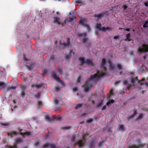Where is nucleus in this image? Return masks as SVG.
I'll list each match as a JSON object with an SVG mask.
<instances>
[{
    "mask_svg": "<svg viewBox=\"0 0 148 148\" xmlns=\"http://www.w3.org/2000/svg\"><path fill=\"white\" fill-rule=\"evenodd\" d=\"M142 48H139L138 49V51L140 53L142 52H148V45L143 44L142 46Z\"/></svg>",
    "mask_w": 148,
    "mask_h": 148,
    "instance_id": "nucleus-4",
    "label": "nucleus"
},
{
    "mask_svg": "<svg viewBox=\"0 0 148 148\" xmlns=\"http://www.w3.org/2000/svg\"><path fill=\"white\" fill-rule=\"evenodd\" d=\"M83 2L81 0H77L75 1L76 4H81L83 3Z\"/></svg>",
    "mask_w": 148,
    "mask_h": 148,
    "instance_id": "nucleus-36",
    "label": "nucleus"
},
{
    "mask_svg": "<svg viewBox=\"0 0 148 148\" xmlns=\"http://www.w3.org/2000/svg\"><path fill=\"white\" fill-rule=\"evenodd\" d=\"M26 66L29 70H31L32 69V65H30L29 66L26 65Z\"/></svg>",
    "mask_w": 148,
    "mask_h": 148,
    "instance_id": "nucleus-43",
    "label": "nucleus"
},
{
    "mask_svg": "<svg viewBox=\"0 0 148 148\" xmlns=\"http://www.w3.org/2000/svg\"><path fill=\"white\" fill-rule=\"evenodd\" d=\"M143 27L144 28H147L148 27V21H146L145 24L143 25Z\"/></svg>",
    "mask_w": 148,
    "mask_h": 148,
    "instance_id": "nucleus-29",
    "label": "nucleus"
},
{
    "mask_svg": "<svg viewBox=\"0 0 148 148\" xmlns=\"http://www.w3.org/2000/svg\"><path fill=\"white\" fill-rule=\"evenodd\" d=\"M27 77H24V81L25 82H26V81H27Z\"/></svg>",
    "mask_w": 148,
    "mask_h": 148,
    "instance_id": "nucleus-64",
    "label": "nucleus"
},
{
    "mask_svg": "<svg viewBox=\"0 0 148 148\" xmlns=\"http://www.w3.org/2000/svg\"><path fill=\"white\" fill-rule=\"evenodd\" d=\"M106 105H105L103 107V108H102V110H105V109H106Z\"/></svg>",
    "mask_w": 148,
    "mask_h": 148,
    "instance_id": "nucleus-61",
    "label": "nucleus"
},
{
    "mask_svg": "<svg viewBox=\"0 0 148 148\" xmlns=\"http://www.w3.org/2000/svg\"><path fill=\"white\" fill-rule=\"evenodd\" d=\"M1 125L2 126L6 127H8L9 125V124L8 123H2L1 124Z\"/></svg>",
    "mask_w": 148,
    "mask_h": 148,
    "instance_id": "nucleus-33",
    "label": "nucleus"
},
{
    "mask_svg": "<svg viewBox=\"0 0 148 148\" xmlns=\"http://www.w3.org/2000/svg\"><path fill=\"white\" fill-rule=\"evenodd\" d=\"M119 130H121L122 131H124V127L123 125H121L119 127Z\"/></svg>",
    "mask_w": 148,
    "mask_h": 148,
    "instance_id": "nucleus-34",
    "label": "nucleus"
},
{
    "mask_svg": "<svg viewBox=\"0 0 148 148\" xmlns=\"http://www.w3.org/2000/svg\"><path fill=\"white\" fill-rule=\"evenodd\" d=\"M86 33H84L80 34H79V36H83L84 38L83 40V42L84 43H86L88 41V39L86 38Z\"/></svg>",
    "mask_w": 148,
    "mask_h": 148,
    "instance_id": "nucleus-10",
    "label": "nucleus"
},
{
    "mask_svg": "<svg viewBox=\"0 0 148 148\" xmlns=\"http://www.w3.org/2000/svg\"><path fill=\"white\" fill-rule=\"evenodd\" d=\"M23 58L25 61H27L29 60V59L26 58L25 56V55H23Z\"/></svg>",
    "mask_w": 148,
    "mask_h": 148,
    "instance_id": "nucleus-48",
    "label": "nucleus"
},
{
    "mask_svg": "<svg viewBox=\"0 0 148 148\" xmlns=\"http://www.w3.org/2000/svg\"><path fill=\"white\" fill-rule=\"evenodd\" d=\"M43 85V84H37L36 85V88H41Z\"/></svg>",
    "mask_w": 148,
    "mask_h": 148,
    "instance_id": "nucleus-40",
    "label": "nucleus"
},
{
    "mask_svg": "<svg viewBox=\"0 0 148 148\" xmlns=\"http://www.w3.org/2000/svg\"><path fill=\"white\" fill-rule=\"evenodd\" d=\"M52 76L53 78L57 81L60 82V83L62 85H64V83L63 81L61 80L59 77L57 76L55 73L54 72H52Z\"/></svg>",
    "mask_w": 148,
    "mask_h": 148,
    "instance_id": "nucleus-7",
    "label": "nucleus"
},
{
    "mask_svg": "<svg viewBox=\"0 0 148 148\" xmlns=\"http://www.w3.org/2000/svg\"><path fill=\"white\" fill-rule=\"evenodd\" d=\"M23 142V140L21 138L18 139L16 141V143L17 144Z\"/></svg>",
    "mask_w": 148,
    "mask_h": 148,
    "instance_id": "nucleus-32",
    "label": "nucleus"
},
{
    "mask_svg": "<svg viewBox=\"0 0 148 148\" xmlns=\"http://www.w3.org/2000/svg\"><path fill=\"white\" fill-rule=\"evenodd\" d=\"M101 24H97L96 27L99 30H102V27H101Z\"/></svg>",
    "mask_w": 148,
    "mask_h": 148,
    "instance_id": "nucleus-30",
    "label": "nucleus"
},
{
    "mask_svg": "<svg viewBox=\"0 0 148 148\" xmlns=\"http://www.w3.org/2000/svg\"><path fill=\"white\" fill-rule=\"evenodd\" d=\"M25 91L22 90L21 95L23 97L25 95Z\"/></svg>",
    "mask_w": 148,
    "mask_h": 148,
    "instance_id": "nucleus-49",
    "label": "nucleus"
},
{
    "mask_svg": "<svg viewBox=\"0 0 148 148\" xmlns=\"http://www.w3.org/2000/svg\"><path fill=\"white\" fill-rule=\"evenodd\" d=\"M137 113V110L136 109H134V113L132 115L128 117V120H129L130 119L133 118L135 115Z\"/></svg>",
    "mask_w": 148,
    "mask_h": 148,
    "instance_id": "nucleus-14",
    "label": "nucleus"
},
{
    "mask_svg": "<svg viewBox=\"0 0 148 148\" xmlns=\"http://www.w3.org/2000/svg\"><path fill=\"white\" fill-rule=\"evenodd\" d=\"M85 27H86L87 28V29L88 31V32H90L91 29V28H90V26L88 24H86L85 25Z\"/></svg>",
    "mask_w": 148,
    "mask_h": 148,
    "instance_id": "nucleus-31",
    "label": "nucleus"
},
{
    "mask_svg": "<svg viewBox=\"0 0 148 148\" xmlns=\"http://www.w3.org/2000/svg\"><path fill=\"white\" fill-rule=\"evenodd\" d=\"M137 77H136L135 78H132L131 81V83L132 84V85L133 86H134V83L135 81L136 80H137Z\"/></svg>",
    "mask_w": 148,
    "mask_h": 148,
    "instance_id": "nucleus-23",
    "label": "nucleus"
},
{
    "mask_svg": "<svg viewBox=\"0 0 148 148\" xmlns=\"http://www.w3.org/2000/svg\"><path fill=\"white\" fill-rule=\"evenodd\" d=\"M109 63L110 69L111 71L114 70L115 69L114 64H112L110 60L109 61Z\"/></svg>",
    "mask_w": 148,
    "mask_h": 148,
    "instance_id": "nucleus-11",
    "label": "nucleus"
},
{
    "mask_svg": "<svg viewBox=\"0 0 148 148\" xmlns=\"http://www.w3.org/2000/svg\"><path fill=\"white\" fill-rule=\"evenodd\" d=\"M96 143L95 141L94 140H93L91 141L90 143L89 147L90 148H94L95 143Z\"/></svg>",
    "mask_w": 148,
    "mask_h": 148,
    "instance_id": "nucleus-15",
    "label": "nucleus"
},
{
    "mask_svg": "<svg viewBox=\"0 0 148 148\" xmlns=\"http://www.w3.org/2000/svg\"><path fill=\"white\" fill-rule=\"evenodd\" d=\"M105 14V13L103 12L99 14H95L94 15V16L95 17H97L99 18H100L103 17Z\"/></svg>",
    "mask_w": 148,
    "mask_h": 148,
    "instance_id": "nucleus-12",
    "label": "nucleus"
},
{
    "mask_svg": "<svg viewBox=\"0 0 148 148\" xmlns=\"http://www.w3.org/2000/svg\"><path fill=\"white\" fill-rule=\"evenodd\" d=\"M110 95L111 96L113 95V91L112 90H111L110 91Z\"/></svg>",
    "mask_w": 148,
    "mask_h": 148,
    "instance_id": "nucleus-57",
    "label": "nucleus"
},
{
    "mask_svg": "<svg viewBox=\"0 0 148 148\" xmlns=\"http://www.w3.org/2000/svg\"><path fill=\"white\" fill-rule=\"evenodd\" d=\"M58 71L60 74L62 73V70L60 68H59L58 69Z\"/></svg>",
    "mask_w": 148,
    "mask_h": 148,
    "instance_id": "nucleus-55",
    "label": "nucleus"
},
{
    "mask_svg": "<svg viewBox=\"0 0 148 148\" xmlns=\"http://www.w3.org/2000/svg\"><path fill=\"white\" fill-rule=\"evenodd\" d=\"M56 90L57 91H59L60 89V87L59 86H57L56 87Z\"/></svg>",
    "mask_w": 148,
    "mask_h": 148,
    "instance_id": "nucleus-56",
    "label": "nucleus"
},
{
    "mask_svg": "<svg viewBox=\"0 0 148 148\" xmlns=\"http://www.w3.org/2000/svg\"><path fill=\"white\" fill-rule=\"evenodd\" d=\"M54 101L55 103L57 105H58V102H59V101H58V100H57V99H54Z\"/></svg>",
    "mask_w": 148,
    "mask_h": 148,
    "instance_id": "nucleus-42",
    "label": "nucleus"
},
{
    "mask_svg": "<svg viewBox=\"0 0 148 148\" xmlns=\"http://www.w3.org/2000/svg\"><path fill=\"white\" fill-rule=\"evenodd\" d=\"M83 104H78L76 105L75 108L76 109L80 108L82 106Z\"/></svg>",
    "mask_w": 148,
    "mask_h": 148,
    "instance_id": "nucleus-27",
    "label": "nucleus"
},
{
    "mask_svg": "<svg viewBox=\"0 0 148 148\" xmlns=\"http://www.w3.org/2000/svg\"><path fill=\"white\" fill-rule=\"evenodd\" d=\"M19 130V134L21 135L22 136H28L30 135L31 133V132H21L22 130V129H20L19 128L18 129Z\"/></svg>",
    "mask_w": 148,
    "mask_h": 148,
    "instance_id": "nucleus-9",
    "label": "nucleus"
},
{
    "mask_svg": "<svg viewBox=\"0 0 148 148\" xmlns=\"http://www.w3.org/2000/svg\"><path fill=\"white\" fill-rule=\"evenodd\" d=\"M123 83L124 84L126 85H127V87L128 90H129L130 89V87L131 86V85H129L128 84V81L127 80H125L123 81Z\"/></svg>",
    "mask_w": 148,
    "mask_h": 148,
    "instance_id": "nucleus-20",
    "label": "nucleus"
},
{
    "mask_svg": "<svg viewBox=\"0 0 148 148\" xmlns=\"http://www.w3.org/2000/svg\"><path fill=\"white\" fill-rule=\"evenodd\" d=\"M37 84H34L32 85L31 86L32 88H33L34 87H36Z\"/></svg>",
    "mask_w": 148,
    "mask_h": 148,
    "instance_id": "nucleus-59",
    "label": "nucleus"
},
{
    "mask_svg": "<svg viewBox=\"0 0 148 148\" xmlns=\"http://www.w3.org/2000/svg\"><path fill=\"white\" fill-rule=\"evenodd\" d=\"M8 148H17V146L16 145H15L13 146H8Z\"/></svg>",
    "mask_w": 148,
    "mask_h": 148,
    "instance_id": "nucleus-47",
    "label": "nucleus"
},
{
    "mask_svg": "<svg viewBox=\"0 0 148 148\" xmlns=\"http://www.w3.org/2000/svg\"><path fill=\"white\" fill-rule=\"evenodd\" d=\"M47 73V71L46 70H43V71L42 75H44Z\"/></svg>",
    "mask_w": 148,
    "mask_h": 148,
    "instance_id": "nucleus-58",
    "label": "nucleus"
},
{
    "mask_svg": "<svg viewBox=\"0 0 148 148\" xmlns=\"http://www.w3.org/2000/svg\"><path fill=\"white\" fill-rule=\"evenodd\" d=\"M145 80V79L144 78H143L141 79V80L140 81H138V83H140L141 85H142L143 84V82Z\"/></svg>",
    "mask_w": 148,
    "mask_h": 148,
    "instance_id": "nucleus-38",
    "label": "nucleus"
},
{
    "mask_svg": "<svg viewBox=\"0 0 148 148\" xmlns=\"http://www.w3.org/2000/svg\"><path fill=\"white\" fill-rule=\"evenodd\" d=\"M79 23L81 24L82 25L84 26H85V25L86 24L82 20H81L79 21Z\"/></svg>",
    "mask_w": 148,
    "mask_h": 148,
    "instance_id": "nucleus-39",
    "label": "nucleus"
},
{
    "mask_svg": "<svg viewBox=\"0 0 148 148\" xmlns=\"http://www.w3.org/2000/svg\"><path fill=\"white\" fill-rule=\"evenodd\" d=\"M143 117V114H141L138 116V117L136 119V120H140L142 119Z\"/></svg>",
    "mask_w": 148,
    "mask_h": 148,
    "instance_id": "nucleus-35",
    "label": "nucleus"
},
{
    "mask_svg": "<svg viewBox=\"0 0 148 148\" xmlns=\"http://www.w3.org/2000/svg\"><path fill=\"white\" fill-rule=\"evenodd\" d=\"M79 60L80 62L81 65H82L84 63H85V60L83 57H80L79 58Z\"/></svg>",
    "mask_w": 148,
    "mask_h": 148,
    "instance_id": "nucleus-19",
    "label": "nucleus"
},
{
    "mask_svg": "<svg viewBox=\"0 0 148 148\" xmlns=\"http://www.w3.org/2000/svg\"><path fill=\"white\" fill-rule=\"evenodd\" d=\"M53 22L59 25H61L62 26H63L64 24L63 23L60 22V19L57 17H53Z\"/></svg>",
    "mask_w": 148,
    "mask_h": 148,
    "instance_id": "nucleus-8",
    "label": "nucleus"
},
{
    "mask_svg": "<svg viewBox=\"0 0 148 148\" xmlns=\"http://www.w3.org/2000/svg\"><path fill=\"white\" fill-rule=\"evenodd\" d=\"M75 138H75V136H73L72 137V138H71V141L72 142H73V141L75 140Z\"/></svg>",
    "mask_w": 148,
    "mask_h": 148,
    "instance_id": "nucleus-46",
    "label": "nucleus"
},
{
    "mask_svg": "<svg viewBox=\"0 0 148 148\" xmlns=\"http://www.w3.org/2000/svg\"><path fill=\"white\" fill-rule=\"evenodd\" d=\"M77 90V87H75L73 88V91H76Z\"/></svg>",
    "mask_w": 148,
    "mask_h": 148,
    "instance_id": "nucleus-60",
    "label": "nucleus"
},
{
    "mask_svg": "<svg viewBox=\"0 0 148 148\" xmlns=\"http://www.w3.org/2000/svg\"><path fill=\"white\" fill-rule=\"evenodd\" d=\"M103 143L102 142H99L98 144V146L99 147H101V146L103 145Z\"/></svg>",
    "mask_w": 148,
    "mask_h": 148,
    "instance_id": "nucleus-50",
    "label": "nucleus"
},
{
    "mask_svg": "<svg viewBox=\"0 0 148 148\" xmlns=\"http://www.w3.org/2000/svg\"><path fill=\"white\" fill-rule=\"evenodd\" d=\"M112 29L110 27H102V30L103 32H106V30H110Z\"/></svg>",
    "mask_w": 148,
    "mask_h": 148,
    "instance_id": "nucleus-16",
    "label": "nucleus"
},
{
    "mask_svg": "<svg viewBox=\"0 0 148 148\" xmlns=\"http://www.w3.org/2000/svg\"><path fill=\"white\" fill-rule=\"evenodd\" d=\"M102 101H101L100 103H99L96 106V107L98 108L102 104Z\"/></svg>",
    "mask_w": 148,
    "mask_h": 148,
    "instance_id": "nucleus-53",
    "label": "nucleus"
},
{
    "mask_svg": "<svg viewBox=\"0 0 148 148\" xmlns=\"http://www.w3.org/2000/svg\"><path fill=\"white\" fill-rule=\"evenodd\" d=\"M16 88V87L15 86H9L8 88V89L7 90V92H8V91L10 89L15 90Z\"/></svg>",
    "mask_w": 148,
    "mask_h": 148,
    "instance_id": "nucleus-28",
    "label": "nucleus"
},
{
    "mask_svg": "<svg viewBox=\"0 0 148 148\" xmlns=\"http://www.w3.org/2000/svg\"><path fill=\"white\" fill-rule=\"evenodd\" d=\"M21 89L22 90L25 91V90L26 88V86L25 85H22L21 86Z\"/></svg>",
    "mask_w": 148,
    "mask_h": 148,
    "instance_id": "nucleus-44",
    "label": "nucleus"
},
{
    "mask_svg": "<svg viewBox=\"0 0 148 148\" xmlns=\"http://www.w3.org/2000/svg\"><path fill=\"white\" fill-rule=\"evenodd\" d=\"M6 86L5 84L3 82H0V88L3 89Z\"/></svg>",
    "mask_w": 148,
    "mask_h": 148,
    "instance_id": "nucleus-17",
    "label": "nucleus"
},
{
    "mask_svg": "<svg viewBox=\"0 0 148 148\" xmlns=\"http://www.w3.org/2000/svg\"><path fill=\"white\" fill-rule=\"evenodd\" d=\"M114 102V100L113 99H110L106 103V105L107 106H109L111 103H113Z\"/></svg>",
    "mask_w": 148,
    "mask_h": 148,
    "instance_id": "nucleus-22",
    "label": "nucleus"
},
{
    "mask_svg": "<svg viewBox=\"0 0 148 148\" xmlns=\"http://www.w3.org/2000/svg\"><path fill=\"white\" fill-rule=\"evenodd\" d=\"M144 4L146 6L148 7V1L145 3Z\"/></svg>",
    "mask_w": 148,
    "mask_h": 148,
    "instance_id": "nucleus-63",
    "label": "nucleus"
},
{
    "mask_svg": "<svg viewBox=\"0 0 148 148\" xmlns=\"http://www.w3.org/2000/svg\"><path fill=\"white\" fill-rule=\"evenodd\" d=\"M72 52L71 51H70L69 52V54L65 56L66 59L67 60L69 59L72 55Z\"/></svg>",
    "mask_w": 148,
    "mask_h": 148,
    "instance_id": "nucleus-25",
    "label": "nucleus"
},
{
    "mask_svg": "<svg viewBox=\"0 0 148 148\" xmlns=\"http://www.w3.org/2000/svg\"><path fill=\"white\" fill-rule=\"evenodd\" d=\"M126 38L125 39V40L126 41L127 40L128 41H130L131 39H130V37H131V34L130 33H129L126 34Z\"/></svg>",
    "mask_w": 148,
    "mask_h": 148,
    "instance_id": "nucleus-21",
    "label": "nucleus"
},
{
    "mask_svg": "<svg viewBox=\"0 0 148 148\" xmlns=\"http://www.w3.org/2000/svg\"><path fill=\"white\" fill-rule=\"evenodd\" d=\"M42 147L43 148H56V146L53 143H47L43 145Z\"/></svg>",
    "mask_w": 148,
    "mask_h": 148,
    "instance_id": "nucleus-6",
    "label": "nucleus"
},
{
    "mask_svg": "<svg viewBox=\"0 0 148 148\" xmlns=\"http://www.w3.org/2000/svg\"><path fill=\"white\" fill-rule=\"evenodd\" d=\"M117 67L119 70H122L123 68L122 65L120 63L117 64Z\"/></svg>",
    "mask_w": 148,
    "mask_h": 148,
    "instance_id": "nucleus-26",
    "label": "nucleus"
},
{
    "mask_svg": "<svg viewBox=\"0 0 148 148\" xmlns=\"http://www.w3.org/2000/svg\"><path fill=\"white\" fill-rule=\"evenodd\" d=\"M93 121V119L92 118H90L87 120L86 123H90Z\"/></svg>",
    "mask_w": 148,
    "mask_h": 148,
    "instance_id": "nucleus-37",
    "label": "nucleus"
},
{
    "mask_svg": "<svg viewBox=\"0 0 148 148\" xmlns=\"http://www.w3.org/2000/svg\"><path fill=\"white\" fill-rule=\"evenodd\" d=\"M81 77H80L79 76L78 77L77 79V83L80 82V80H81Z\"/></svg>",
    "mask_w": 148,
    "mask_h": 148,
    "instance_id": "nucleus-52",
    "label": "nucleus"
},
{
    "mask_svg": "<svg viewBox=\"0 0 148 148\" xmlns=\"http://www.w3.org/2000/svg\"><path fill=\"white\" fill-rule=\"evenodd\" d=\"M70 44V38H68L66 42H64L63 43V45L64 47H67Z\"/></svg>",
    "mask_w": 148,
    "mask_h": 148,
    "instance_id": "nucleus-13",
    "label": "nucleus"
},
{
    "mask_svg": "<svg viewBox=\"0 0 148 148\" xmlns=\"http://www.w3.org/2000/svg\"><path fill=\"white\" fill-rule=\"evenodd\" d=\"M123 7L124 10H125L127 8V5H124Z\"/></svg>",
    "mask_w": 148,
    "mask_h": 148,
    "instance_id": "nucleus-62",
    "label": "nucleus"
},
{
    "mask_svg": "<svg viewBox=\"0 0 148 148\" xmlns=\"http://www.w3.org/2000/svg\"><path fill=\"white\" fill-rule=\"evenodd\" d=\"M137 142L138 143V145H132L131 146H128L127 148H139L140 147H143L144 145V144L140 143V139H138L137 140Z\"/></svg>",
    "mask_w": 148,
    "mask_h": 148,
    "instance_id": "nucleus-5",
    "label": "nucleus"
},
{
    "mask_svg": "<svg viewBox=\"0 0 148 148\" xmlns=\"http://www.w3.org/2000/svg\"><path fill=\"white\" fill-rule=\"evenodd\" d=\"M85 63L88 64H92V60H85Z\"/></svg>",
    "mask_w": 148,
    "mask_h": 148,
    "instance_id": "nucleus-24",
    "label": "nucleus"
},
{
    "mask_svg": "<svg viewBox=\"0 0 148 148\" xmlns=\"http://www.w3.org/2000/svg\"><path fill=\"white\" fill-rule=\"evenodd\" d=\"M54 59V56L53 55H52L51 56L50 59L51 60H53Z\"/></svg>",
    "mask_w": 148,
    "mask_h": 148,
    "instance_id": "nucleus-54",
    "label": "nucleus"
},
{
    "mask_svg": "<svg viewBox=\"0 0 148 148\" xmlns=\"http://www.w3.org/2000/svg\"><path fill=\"white\" fill-rule=\"evenodd\" d=\"M38 104L39 107L40 106L42 105V102L41 101H38Z\"/></svg>",
    "mask_w": 148,
    "mask_h": 148,
    "instance_id": "nucleus-51",
    "label": "nucleus"
},
{
    "mask_svg": "<svg viewBox=\"0 0 148 148\" xmlns=\"http://www.w3.org/2000/svg\"><path fill=\"white\" fill-rule=\"evenodd\" d=\"M45 118L47 121L49 122H51V121H54L55 120L60 121L62 119V118L60 116H56L55 115H53L51 117H49L48 116H46Z\"/></svg>",
    "mask_w": 148,
    "mask_h": 148,
    "instance_id": "nucleus-2",
    "label": "nucleus"
},
{
    "mask_svg": "<svg viewBox=\"0 0 148 148\" xmlns=\"http://www.w3.org/2000/svg\"><path fill=\"white\" fill-rule=\"evenodd\" d=\"M86 139L85 136L84 135L82 137V140H79L78 141L75 143L74 145H78L79 148L83 146L86 142Z\"/></svg>",
    "mask_w": 148,
    "mask_h": 148,
    "instance_id": "nucleus-3",
    "label": "nucleus"
},
{
    "mask_svg": "<svg viewBox=\"0 0 148 148\" xmlns=\"http://www.w3.org/2000/svg\"><path fill=\"white\" fill-rule=\"evenodd\" d=\"M71 128V127L70 126L64 127H62L61 128V129H63V130L69 129H70Z\"/></svg>",
    "mask_w": 148,
    "mask_h": 148,
    "instance_id": "nucleus-41",
    "label": "nucleus"
},
{
    "mask_svg": "<svg viewBox=\"0 0 148 148\" xmlns=\"http://www.w3.org/2000/svg\"><path fill=\"white\" fill-rule=\"evenodd\" d=\"M106 64V60L103 58L101 64V71H98L97 73L91 75L90 78L87 79L85 84L83 86L85 92L88 91L91 89L93 83L98 81L100 77L106 75L107 69L105 66Z\"/></svg>",
    "mask_w": 148,
    "mask_h": 148,
    "instance_id": "nucleus-1",
    "label": "nucleus"
},
{
    "mask_svg": "<svg viewBox=\"0 0 148 148\" xmlns=\"http://www.w3.org/2000/svg\"><path fill=\"white\" fill-rule=\"evenodd\" d=\"M40 96V93H38L37 94L35 95V96L36 98L37 99Z\"/></svg>",
    "mask_w": 148,
    "mask_h": 148,
    "instance_id": "nucleus-45",
    "label": "nucleus"
},
{
    "mask_svg": "<svg viewBox=\"0 0 148 148\" xmlns=\"http://www.w3.org/2000/svg\"><path fill=\"white\" fill-rule=\"evenodd\" d=\"M18 133L16 132H12L8 133V135L12 137L13 135H16Z\"/></svg>",
    "mask_w": 148,
    "mask_h": 148,
    "instance_id": "nucleus-18",
    "label": "nucleus"
}]
</instances>
